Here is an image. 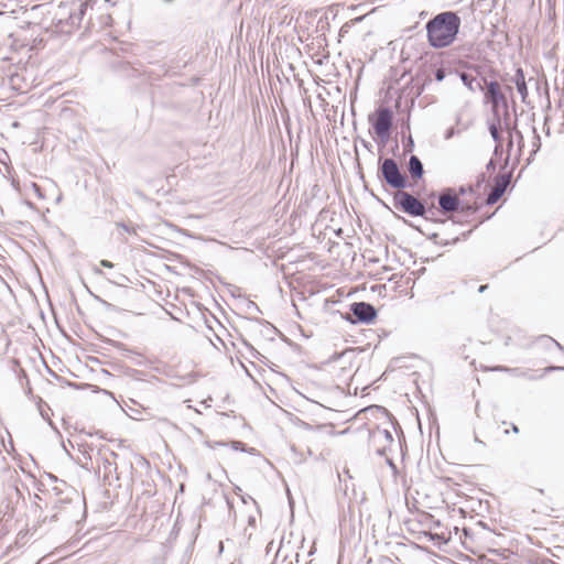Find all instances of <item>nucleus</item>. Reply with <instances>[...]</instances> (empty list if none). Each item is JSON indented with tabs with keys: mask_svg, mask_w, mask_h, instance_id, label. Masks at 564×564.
<instances>
[{
	"mask_svg": "<svg viewBox=\"0 0 564 564\" xmlns=\"http://www.w3.org/2000/svg\"><path fill=\"white\" fill-rule=\"evenodd\" d=\"M473 229L468 230L466 234H464V237H468L471 234Z\"/></svg>",
	"mask_w": 564,
	"mask_h": 564,
	"instance_id": "13d9d810",
	"label": "nucleus"
},
{
	"mask_svg": "<svg viewBox=\"0 0 564 564\" xmlns=\"http://www.w3.org/2000/svg\"><path fill=\"white\" fill-rule=\"evenodd\" d=\"M80 25L79 18L72 11L68 13L67 19L59 18L56 22V28L61 33H72L74 29Z\"/></svg>",
	"mask_w": 564,
	"mask_h": 564,
	"instance_id": "4468645a",
	"label": "nucleus"
},
{
	"mask_svg": "<svg viewBox=\"0 0 564 564\" xmlns=\"http://www.w3.org/2000/svg\"><path fill=\"white\" fill-rule=\"evenodd\" d=\"M133 361L138 366H142L144 364L142 360H139V358H135V360H133Z\"/></svg>",
	"mask_w": 564,
	"mask_h": 564,
	"instance_id": "864d4df0",
	"label": "nucleus"
},
{
	"mask_svg": "<svg viewBox=\"0 0 564 564\" xmlns=\"http://www.w3.org/2000/svg\"><path fill=\"white\" fill-rule=\"evenodd\" d=\"M511 177L512 170L499 173L498 175L495 176L494 186L485 199V204L487 206L496 204L502 197V195L506 193L507 188L511 183Z\"/></svg>",
	"mask_w": 564,
	"mask_h": 564,
	"instance_id": "9d476101",
	"label": "nucleus"
},
{
	"mask_svg": "<svg viewBox=\"0 0 564 564\" xmlns=\"http://www.w3.org/2000/svg\"><path fill=\"white\" fill-rule=\"evenodd\" d=\"M94 449H95V447L89 444H83V445H80V448H79V451L84 457V460H85L82 464V467L87 470H90L94 467V459L96 457V454L95 455L93 454Z\"/></svg>",
	"mask_w": 564,
	"mask_h": 564,
	"instance_id": "a211bd4d",
	"label": "nucleus"
},
{
	"mask_svg": "<svg viewBox=\"0 0 564 564\" xmlns=\"http://www.w3.org/2000/svg\"><path fill=\"white\" fill-rule=\"evenodd\" d=\"M413 147H414V142H413L412 137L410 135L406 144L404 145V149H405V151H412Z\"/></svg>",
	"mask_w": 564,
	"mask_h": 564,
	"instance_id": "a19ab883",
	"label": "nucleus"
},
{
	"mask_svg": "<svg viewBox=\"0 0 564 564\" xmlns=\"http://www.w3.org/2000/svg\"><path fill=\"white\" fill-rule=\"evenodd\" d=\"M39 411H40V414L41 416L44 419V420H47L48 424L55 430L56 427L54 426L52 420L47 416V413L44 411V409L42 408V405L39 406Z\"/></svg>",
	"mask_w": 564,
	"mask_h": 564,
	"instance_id": "2f4dec72",
	"label": "nucleus"
},
{
	"mask_svg": "<svg viewBox=\"0 0 564 564\" xmlns=\"http://www.w3.org/2000/svg\"><path fill=\"white\" fill-rule=\"evenodd\" d=\"M117 457L118 454L106 445H101L97 448L95 457L97 471L102 475L104 482L109 486L112 485L113 480H119L116 463Z\"/></svg>",
	"mask_w": 564,
	"mask_h": 564,
	"instance_id": "39448f33",
	"label": "nucleus"
},
{
	"mask_svg": "<svg viewBox=\"0 0 564 564\" xmlns=\"http://www.w3.org/2000/svg\"><path fill=\"white\" fill-rule=\"evenodd\" d=\"M216 444H217V445H220V446H225V445H226V443H224V442H218V443H216Z\"/></svg>",
	"mask_w": 564,
	"mask_h": 564,
	"instance_id": "e2e57ef3",
	"label": "nucleus"
},
{
	"mask_svg": "<svg viewBox=\"0 0 564 564\" xmlns=\"http://www.w3.org/2000/svg\"><path fill=\"white\" fill-rule=\"evenodd\" d=\"M508 373L516 377H524L528 378L529 380H536V376L529 375L527 370H522L521 368H510V370H508Z\"/></svg>",
	"mask_w": 564,
	"mask_h": 564,
	"instance_id": "b1692460",
	"label": "nucleus"
},
{
	"mask_svg": "<svg viewBox=\"0 0 564 564\" xmlns=\"http://www.w3.org/2000/svg\"><path fill=\"white\" fill-rule=\"evenodd\" d=\"M32 188H33L34 193L36 194V196H37L39 198H44V195H43V193H42V188H41V186H40V185H37L36 183H33V184H32Z\"/></svg>",
	"mask_w": 564,
	"mask_h": 564,
	"instance_id": "f704fd0d",
	"label": "nucleus"
},
{
	"mask_svg": "<svg viewBox=\"0 0 564 564\" xmlns=\"http://www.w3.org/2000/svg\"><path fill=\"white\" fill-rule=\"evenodd\" d=\"M393 206L411 217H421L426 213L425 204L404 189L393 193Z\"/></svg>",
	"mask_w": 564,
	"mask_h": 564,
	"instance_id": "423d86ee",
	"label": "nucleus"
},
{
	"mask_svg": "<svg viewBox=\"0 0 564 564\" xmlns=\"http://www.w3.org/2000/svg\"><path fill=\"white\" fill-rule=\"evenodd\" d=\"M511 82L516 85V88H517L519 95L521 96L522 102L528 104L527 99L529 96V90H528L524 72L521 67H518L516 69L514 75L511 77Z\"/></svg>",
	"mask_w": 564,
	"mask_h": 564,
	"instance_id": "ddd939ff",
	"label": "nucleus"
},
{
	"mask_svg": "<svg viewBox=\"0 0 564 564\" xmlns=\"http://www.w3.org/2000/svg\"><path fill=\"white\" fill-rule=\"evenodd\" d=\"M376 307L368 302H354L349 305V312L343 318L350 324H371L377 318Z\"/></svg>",
	"mask_w": 564,
	"mask_h": 564,
	"instance_id": "6e6552de",
	"label": "nucleus"
},
{
	"mask_svg": "<svg viewBox=\"0 0 564 564\" xmlns=\"http://www.w3.org/2000/svg\"><path fill=\"white\" fill-rule=\"evenodd\" d=\"M488 289V284H482L478 288L479 293H484Z\"/></svg>",
	"mask_w": 564,
	"mask_h": 564,
	"instance_id": "3c124183",
	"label": "nucleus"
},
{
	"mask_svg": "<svg viewBox=\"0 0 564 564\" xmlns=\"http://www.w3.org/2000/svg\"><path fill=\"white\" fill-rule=\"evenodd\" d=\"M41 8H43V4L34 6V7L32 8V10L34 11V10H39V9H41Z\"/></svg>",
	"mask_w": 564,
	"mask_h": 564,
	"instance_id": "6e6d98bb",
	"label": "nucleus"
},
{
	"mask_svg": "<svg viewBox=\"0 0 564 564\" xmlns=\"http://www.w3.org/2000/svg\"><path fill=\"white\" fill-rule=\"evenodd\" d=\"M141 372L137 369H129L128 371V375L131 376V377H137L138 375H140Z\"/></svg>",
	"mask_w": 564,
	"mask_h": 564,
	"instance_id": "49530a36",
	"label": "nucleus"
},
{
	"mask_svg": "<svg viewBox=\"0 0 564 564\" xmlns=\"http://www.w3.org/2000/svg\"><path fill=\"white\" fill-rule=\"evenodd\" d=\"M118 227L122 228L126 232H131L129 226L124 223H118Z\"/></svg>",
	"mask_w": 564,
	"mask_h": 564,
	"instance_id": "a18cd8bd",
	"label": "nucleus"
},
{
	"mask_svg": "<svg viewBox=\"0 0 564 564\" xmlns=\"http://www.w3.org/2000/svg\"><path fill=\"white\" fill-rule=\"evenodd\" d=\"M247 307H248L249 312H253V311L254 312H260L258 305L254 302H252V301L248 302Z\"/></svg>",
	"mask_w": 564,
	"mask_h": 564,
	"instance_id": "4c0bfd02",
	"label": "nucleus"
},
{
	"mask_svg": "<svg viewBox=\"0 0 564 564\" xmlns=\"http://www.w3.org/2000/svg\"><path fill=\"white\" fill-rule=\"evenodd\" d=\"M359 141H360L361 145H362L366 150H368L369 152H371V150H372V144H371L369 141H367V140H365V139H362V138H359Z\"/></svg>",
	"mask_w": 564,
	"mask_h": 564,
	"instance_id": "e433bc0d",
	"label": "nucleus"
},
{
	"mask_svg": "<svg viewBox=\"0 0 564 564\" xmlns=\"http://www.w3.org/2000/svg\"><path fill=\"white\" fill-rule=\"evenodd\" d=\"M458 76L463 84L473 93L477 90H481L484 88V85L478 80L475 76L471 74H468L466 72L458 73Z\"/></svg>",
	"mask_w": 564,
	"mask_h": 564,
	"instance_id": "dca6fc26",
	"label": "nucleus"
},
{
	"mask_svg": "<svg viewBox=\"0 0 564 564\" xmlns=\"http://www.w3.org/2000/svg\"><path fill=\"white\" fill-rule=\"evenodd\" d=\"M512 431L514 433H518L519 432V427L516 424H512Z\"/></svg>",
	"mask_w": 564,
	"mask_h": 564,
	"instance_id": "5fc2aeb1",
	"label": "nucleus"
},
{
	"mask_svg": "<svg viewBox=\"0 0 564 564\" xmlns=\"http://www.w3.org/2000/svg\"><path fill=\"white\" fill-rule=\"evenodd\" d=\"M370 440L373 444H379V446L376 449V453L379 456H384L387 448L393 443V436L391 431L387 429H380L376 427L375 430L370 431Z\"/></svg>",
	"mask_w": 564,
	"mask_h": 564,
	"instance_id": "9b49d317",
	"label": "nucleus"
},
{
	"mask_svg": "<svg viewBox=\"0 0 564 564\" xmlns=\"http://www.w3.org/2000/svg\"><path fill=\"white\" fill-rule=\"evenodd\" d=\"M343 356V354L334 352L326 361L325 364H330L333 361H336Z\"/></svg>",
	"mask_w": 564,
	"mask_h": 564,
	"instance_id": "58836bf2",
	"label": "nucleus"
},
{
	"mask_svg": "<svg viewBox=\"0 0 564 564\" xmlns=\"http://www.w3.org/2000/svg\"><path fill=\"white\" fill-rule=\"evenodd\" d=\"M460 26L462 19L457 12L442 11L425 24L427 43L436 50L451 46L456 41Z\"/></svg>",
	"mask_w": 564,
	"mask_h": 564,
	"instance_id": "f257e3e1",
	"label": "nucleus"
},
{
	"mask_svg": "<svg viewBox=\"0 0 564 564\" xmlns=\"http://www.w3.org/2000/svg\"><path fill=\"white\" fill-rule=\"evenodd\" d=\"M485 180H486V176H485V174H484V173H481V174L479 175V177H478V182H477L478 186L480 185V183L485 182Z\"/></svg>",
	"mask_w": 564,
	"mask_h": 564,
	"instance_id": "09e8293b",
	"label": "nucleus"
},
{
	"mask_svg": "<svg viewBox=\"0 0 564 564\" xmlns=\"http://www.w3.org/2000/svg\"><path fill=\"white\" fill-rule=\"evenodd\" d=\"M62 200V195H58L56 198V203H59Z\"/></svg>",
	"mask_w": 564,
	"mask_h": 564,
	"instance_id": "680f3d73",
	"label": "nucleus"
},
{
	"mask_svg": "<svg viewBox=\"0 0 564 564\" xmlns=\"http://www.w3.org/2000/svg\"><path fill=\"white\" fill-rule=\"evenodd\" d=\"M438 212L443 215L458 213L462 199L456 188L445 187L437 195Z\"/></svg>",
	"mask_w": 564,
	"mask_h": 564,
	"instance_id": "1a4fd4ad",
	"label": "nucleus"
},
{
	"mask_svg": "<svg viewBox=\"0 0 564 564\" xmlns=\"http://www.w3.org/2000/svg\"><path fill=\"white\" fill-rule=\"evenodd\" d=\"M490 553H497V550H489Z\"/></svg>",
	"mask_w": 564,
	"mask_h": 564,
	"instance_id": "0e129e2a",
	"label": "nucleus"
},
{
	"mask_svg": "<svg viewBox=\"0 0 564 564\" xmlns=\"http://www.w3.org/2000/svg\"><path fill=\"white\" fill-rule=\"evenodd\" d=\"M503 152L502 143H496L494 149V156H501Z\"/></svg>",
	"mask_w": 564,
	"mask_h": 564,
	"instance_id": "72a5a7b5",
	"label": "nucleus"
},
{
	"mask_svg": "<svg viewBox=\"0 0 564 564\" xmlns=\"http://www.w3.org/2000/svg\"><path fill=\"white\" fill-rule=\"evenodd\" d=\"M0 162H2V160L0 159Z\"/></svg>",
	"mask_w": 564,
	"mask_h": 564,
	"instance_id": "338daca9",
	"label": "nucleus"
},
{
	"mask_svg": "<svg viewBox=\"0 0 564 564\" xmlns=\"http://www.w3.org/2000/svg\"><path fill=\"white\" fill-rule=\"evenodd\" d=\"M491 371H501V372H508V370H510L509 367H506V366H495L492 368H490Z\"/></svg>",
	"mask_w": 564,
	"mask_h": 564,
	"instance_id": "ea45409f",
	"label": "nucleus"
},
{
	"mask_svg": "<svg viewBox=\"0 0 564 564\" xmlns=\"http://www.w3.org/2000/svg\"><path fill=\"white\" fill-rule=\"evenodd\" d=\"M502 110V113L500 112L501 115V118H502V128L506 129L509 133H516L517 137L520 139V141L523 140V135L522 133L517 129V126H511V122H510V113H509V107L508 108H503L501 109Z\"/></svg>",
	"mask_w": 564,
	"mask_h": 564,
	"instance_id": "6ab92c4d",
	"label": "nucleus"
},
{
	"mask_svg": "<svg viewBox=\"0 0 564 564\" xmlns=\"http://www.w3.org/2000/svg\"><path fill=\"white\" fill-rule=\"evenodd\" d=\"M484 88L481 91L484 93L485 100L491 107L492 117L498 118L501 109L508 108V100L505 94L501 91L500 85L496 80H487L482 78Z\"/></svg>",
	"mask_w": 564,
	"mask_h": 564,
	"instance_id": "0eeeda50",
	"label": "nucleus"
},
{
	"mask_svg": "<svg viewBox=\"0 0 564 564\" xmlns=\"http://www.w3.org/2000/svg\"><path fill=\"white\" fill-rule=\"evenodd\" d=\"M408 171L414 181H419L424 175V166L416 155H411L408 162Z\"/></svg>",
	"mask_w": 564,
	"mask_h": 564,
	"instance_id": "2eb2a0df",
	"label": "nucleus"
},
{
	"mask_svg": "<svg viewBox=\"0 0 564 564\" xmlns=\"http://www.w3.org/2000/svg\"><path fill=\"white\" fill-rule=\"evenodd\" d=\"M494 215H495V213H494V214H491V215H489V216H487L486 218H484V219L479 220V223H478V224H476V225L474 226V228H477L480 224H482L485 220L489 219V218H490L491 216H494Z\"/></svg>",
	"mask_w": 564,
	"mask_h": 564,
	"instance_id": "8fccbe9b",
	"label": "nucleus"
},
{
	"mask_svg": "<svg viewBox=\"0 0 564 564\" xmlns=\"http://www.w3.org/2000/svg\"><path fill=\"white\" fill-rule=\"evenodd\" d=\"M133 361L138 366H142L144 364L142 360H139V358H135V360H133Z\"/></svg>",
	"mask_w": 564,
	"mask_h": 564,
	"instance_id": "603ef678",
	"label": "nucleus"
},
{
	"mask_svg": "<svg viewBox=\"0 0 564 564\" xmlns=\"http://www.w3.org/2000/svg\"><path fill=\"white\" fill-rule=\"evenodd\" d=\"M564 371V366H547L543 369L542 373L536 376V380L543 378L546 373Z\"/></svg>",
	"mask_w": 564,
	"mask_h": 564,
	"instance_id": "bb28decb",
	"label": "nucleus"
},
{
	"mask_svg": "<svg viewBox=\"0 0 564 564\" xmlns=\"http://www.w3.org/2000/svg\"><path fill=\"white\" fill-rule=\"evenodd\" d=\"M100 264H101L104 268H109V269L113 268V263H112V262H110V261H108V260H101V261H100Z\"/></svg>",
	"mask_w": 564,
	"mask_h": 564,
	"instance_id": "37998d69",
	"label": "nucleus"
},
{
	"mask_svg": "<svg viewBox=\"0 0 564 564\" xmlns=\"http://www.w3.org/2000/svg\"><path fill=\"white\" fill-rule=\"evenodd\" d=\"M533 132L535 134L536 142H534V145H536V150L540 148V135L536 133V129L533 128Z\"/></svg>",
	"mask_w": 564,
	"mask_h": 564,
	"instance_id": "c03bdc74",
	"label": "nucleus"
},
{
	"mask_svg": "<svg viewBox=\"0 0 564 564\" xmlns=\"http://www.w3.org/2000/svg\"><path fill=\"white\" fill-rule=\"evenodd\" d=\"M387 464L393 469V471H397V466L391 458H387Z\"/></svg>",
	"mask_w": 564,
	"mask_h": 564,
	"instance_id": "de8ad7c7",
	"label": "nucleus"
},
{
	"mask_svg": "<svg viewBox=\"0 0 564 564\" xmlns=\"http://www.w3.org/2000/svg\"><path fill=\"white\" fill-rule=\"evenodd\" d=\"M341 232H343V229H341V228H339V229L336 231V235H337V236H340V235H341Z\"/></svg>",
	"mask_w": 564,
	"mask_h": 564,
	"instance_id": "bf43d9fd",
	"label": "nucleus"
},
{
	"mask_svg": "<svg viewBox=\"0 0 564 564\" xmlns=\"http://www.w3.org/2000/svg\"><path fill=\"white\" fill-rule=\"evenodd\" d=\"M480 207L481 206L477 203L469 204V203H464L462 200V207H459L458 213L469 216V215L476 214L480 209Z\"/></svg>",
	"mask_w": 564,
	"mask_h": 564,
	"instance_id": "aec40b11",
	"label": "nucleus"
},
{
	"mask_svg": "<svg viewBox=\"0 0 564 564\" xmlns=\"http://www.w3.org/2000/svg\"><path fill=\"white\" fill-rule=\"evenodd\" d=\"M496 162L494 159H490L489 162L486 165L487 171H495L496 170Z\"/></svg>",
	"mask_w": 564,
	"mask_h": 564,
	"instance_id": "79ce46f5",
	"label": "nucleus"
},
{
	"mask_svg": "<svg viewBox=\"0 0 564 564\" xmlns=\"http://www.w3.org/2000/svg\"><path fill=\"white\" fill-rule=\"evenodd\" d=\"M533 346H539L544 350H550L553 347L557 348L558 350H564V346H562L557 340L549 335L536 336L528 344L522 345V347L525 349L532 348Z\"/></svg>",
	"mask_w": 564,
	"mask_h": 564,
	"instance_id": "f8f14e48",
	"label": "nucleus"
},
{
	"mask_svg": "<svg viewBox=\"0 0 564 564\" xmlns=\"http://www.w3.org/2000/svg\"><path fill=\"white\" fill-rule=\"evenodd\" d=\"M88 6H89V2L84 1V2H80L74 11H72L73 13H75V15H77L79 18V22H82Z\"/></svg>",
	"mask_w": 564,
	"mask_h": 564,
	"instance_id": "a878e982",
	"label": "nucleus"
},
{
	"mask_svg": "<svg viewBox=\"0 0 564 564\" xmlns=\"http://www.w3.org/2000/svg\"><path fill=\"white\" fill-rule=\"evenodd\" d=\"M393 111L390 107L387 106H379L368 116V122L382 147H384L390 141L393 129Z\"/></svg>",
	"mask_w": 564,
	"mask_h": 564,
	"instance_id": "f03ea898",
	"label": "nucleus"
},
{
	"mask_svg": "<svg viewBox=\"0 0 564 564\" xmlns=\"http://www.w3.org/2000/svg\"><path fill=\"white\" fill-rule=\"evenodd\" d=\"M456 133H458V130H456L454 127H451L446 130L444 138L446 140L452 139Z\"/></svg>",
	"mask_w": 564,
	"mask_h": 564,
	"instance_id": "473e14b6",
	"label": "nucleus"
},
{
	"mask_svg": "<svg viewBox=\"0 0 564 564\" xmlns=\"http://www.w3.org/2000/svg\"><path fill=\"white\" fill-rule=\"evenodd\" d=\"M457 193H458V196H464V195H467V194H474L475 191H474V187L473 186H459L458 189H456Z\"/></svg>",
	"mask_w": 564,
	"mask_h": 564,
	"instance_id": "7c9ffc66",
	"label": "nucleus"
},
{
	"mask_svg": "<svg viewBox=\"0 0 564 564\" xmlns=\"http://www.w3.org/2000/svg\"><path fill=\"white\" fill-rule=\"evenodd\" d=\"M502 129V118L498 116V118L492 117V120L488 121V130L495 143H502V138L500 134V130Z\"/></svg>",
	"mask_w": 564,
	"mask_h": 564,
	"instance_id": "f3484780",
	"label": "nucleus"
},
{
	"mask_svg": "<svg viewBox=\"0 0 564 564\" xmlns=\"http://www.w3.org/2000/svg\"><path fill=\"white\" fill-rule=\"evenodd\" d=\"M122 70L126 72L127 76H140L145 75V72H141L139 68L130 65V63H123L121 65Z\"/></svg>",
	"mask_w": 564,
	"mask_h": 564,
	"instance_id": "5701e85b",
	"label": "nucleus"
},
{
	"mask_svg": "<svg viewBox=\"0 0 564 564\" xmlns=\"http://www.w3.org/2000/svg\"><path fill=\"white\" fill-rule=\"evenodd\" d=\"M512 134L513 133H509V141H508V144H507V150H508V155L505 160V165L502 166V169H505L508 164H509V159H510V151L512 150L513 148V138H512Z\"/></svg>",
	"mask_w": 564,
	"mask_h": 564,
	"instance_id": "c756f323",
	"label": "nucleus"
},
{
	"mask_svg": "<svg viewBox=\"0 0 564 564\" xmlns=\"http://www.w3.org/2000/svg\"><path fill=\"white\" fill-rule=\"evenodd\" d=\"M511 337H507L505 345L508 346L510 344Z\"/></svg>",
	"mask_w": 564,
	"mask_h": 564,
	"instance_id": "4d7b16f0",
	"label": "nucleus"
},
{
	"mask_svg": "<svg viewBox=\"0 0 564 564\" xmlns=\"http://www.w3.org/2000/svg\"><path fill=\"white\" fill-rule=\"evenodd\" d=\"M231 448L235 449V451H240V452L250 453V454H253V452H256V448L251 447V448L248 449L246 447V444L240 442V441H232L231 442Z\"/></svg>",
	"mask_w": 564,
	"mask_h": 564,
	"instance_id": "393cba45",
	"label": "nucleus"
},
{
	"mask_svg": "<svg viewBox=\"0 0 564 564\" xmlns=\"http://www.w3.org/2000/svg\"><path fill=\"white\" fill-rule=\"evenodd\" d=\"M122 350L124 351L126 357H130V355L141 356V354H139V352L134 351L133 349L128 348L126 346H123Z\"/></svg>",
	"mask_w": 564,
	"mask_h": 564,
	"instance_id": "c9c22d12",
	"label": "nucleus"
},
{
	"mask_svg": "<svg viewBox=\"0 0 564 564\" xmlns=\"http://www.w3.org/2000/svg\"><path fill=\"white\" fill-rule=\"evenodd\" d=\"M378 177L386 182L391 188L402 191L411 187L408 176L400 171L397 161L392 158H387L379 161Z\"/></svg>",
	"mask_w": 564,
	"mask_h": 564,
	"instance_id": "7ed1b4c3",
	"label": "nucleus"
},
{
	"mask_svg": "<svg viewBox=\"0 0 564 564\" xmlns=\"http://www.w3.org/2000/svg\"><path fill=\"white\" fill-rule=\"evenodd\" d=\"M271 328H272V332H273L274 334L279 332V330L276 329V327H274V326H272V325H271Z\"/></svg>",
	"mask_w": 564,
	"mask_h": 564,
	"instance_id": "052dcab7",
	"label": "nucleus"
},
{
	"mask_svg": "<svg viewBox=\"0 0 564 564\" xmlns=\"http://www.w3.org/2000/svg\"><path fill=\"white\" fill-rule=\"evenodd\" d=\"M425 210H426V213L424 214V216H421L422 218H424L426 220L434 221V223H440V224H444L446 221L445 219H438V218L434 217L436 214V208L434 205H432L430 207L425 206Z\"/></svg>",
	"mask_w": 564,
	"mask_h": 564,
	"instance_id": "4be33fe9",
	"label": "nucleus"
},
{
	"mask_svg": "<svg viewBox=\"0 0 564 564\" xmlns=\"http://www.w3.org/2000/svg\"><path fill=\"white\" fill-rule=\"evenodd\" d=\"M52 511L50 516H44L40 519V527L57 521H76V516L79 511V501H73L67 497L58 498L52 503Z\"/></svg>",
	"mask_w": 564,
	"mask_h": 564,
	"instance_id": "20e7f679",
	"label": "nucleus"
},
{
	"mask_svg": "<svg viewBox=\"0 0 564 564\" xmlns=\"http://www.w3.org/2000/svg\"><path fill=\"white\" fill-rule=\"evenodd\" d=\"M433 76H434V79L436 82H443L446 77V69L444 67H436L434 70H433Z\"/></svg>",
	"mask_w": 564,
	"mask_h": 564,
	"instance_id": "cd10ccee",
	"label": "nucleus"
},
{
	"mask_svg": "<svg viewBox=\"0 0 564 564\" xmlns=\"http://www.w3.org/2000/svg\"><path fill=\"white\" fill-rule=\"evenodd\" d=\"M0 154L7 155V152L2 151V152H0Z\"/></svg>",
	"mask_w": 564,
	"mask_h": 564,
	"instance_id": "69168bd1",
	"label": "nucleus"
},
{
	"mask_svg": "<svg viewBox=\"0 0 564 564\" xmlns=\"http://www.w3.org/2000/svg\"><path fill=\"white\" fill-rule=\"evenodd\" d=\"M427 239H429V240H431V241H433V242H434V243H436V245H440V246L455 245V243L459 240V238H458V237L454 238V239H453V240H451V241H449V240H444V239H441V238H440V235H438V234H436V232H433V234H431L430 236H427Z\"/></svg>",
	"mask_w": 564,
	"mask_h": 564,
	"instance_id": "412c9836",
	"label": "nucleus"
},
{
	"mask_svg": "<svg viewBox=\"0 0 564 564\" xmlns=\"http://www.w3.org/2000/svg\"><path fill=\"white\" fill-rule=\"evenodd\" d=\"M375 408L378 411L382 412V414H384L392 422V425H393L394 429H395V425L399 426L397 420L389 413V411L386 408L380 406V405H376Z\"/></svg>",
	"mask_w": 564,
	"mask_h": 564,
	"instance_id": "c85d7f7f",
	"label": "nucleus"
}]
</instances>
